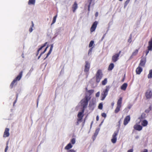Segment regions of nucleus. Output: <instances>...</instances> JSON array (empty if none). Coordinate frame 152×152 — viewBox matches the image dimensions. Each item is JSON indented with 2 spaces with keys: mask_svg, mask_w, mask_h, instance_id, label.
Instances as JSON below:
<instances>
[{
  "mask_svg": "<svg viewBox=\"0 0 152 152\" xmlns=\"http://www.w3.org/2000/svg\"><path fill=\"white\" fill-rule=\"evenodd\" d=\"M23 71H21L19 73V75L17 76L15 78L13 81L11 83V84L10 85V86H11L12 87H13L14 86H15L17 85V81L20 80L22 76L23 75Z\"/></svg>",
  "mask_w": 152,
  "mask_h": 152,
  "instance_id": "1",
  "label": "nucleus"
},
{
  "mask_svg": "<svg viewBox=\"0 0 152 152\" xmlns=\"http://www.w3.org/2000/svg\"><path fill=\"white\" fill-rule=\"evenodd\" d=\"M89 98L87 96H85L84 98L81 100L80 103L81 106L83 107L82 109H84L85 110V109L87 107L88 101L90 100Z\"/></svg>",
  "mask_w": 152,
  "mask_h": 152,
  "instance_id": "2",
  "label": "nucleus"
},
{
  "mask_svg": "<svg viewBox=\"0 0 152 152\" xmlns=\"http://www.w3.org/2000/svg\"><path fill=\"white\" fill-rule=\"evenodd\" d=\"M110 87L109 86H106V89L104 90L103 92L101 93V96L102 98L101 100L102 101L104 100L106 96L108 94V92L109 90Z\"/></svg>",
  "mask_w": 152,
  "mask_h": 152,
  "instance_id": "3",
  "label": "nucleus"
},
{
  "mask_svg": "<svg viewBox=\"0 0 152 152\" xmlns=\"http://www.w3.org/2000/svg\"><path fill=\"white\" fill-rule=\"evenodd\" d=\"M102 74L101 70H98L96 74V82L99 83L102 77Z\"/></svg>",
  "mask_w": 152,
  "mask_h": 152,
  "instance_id": "4",
  "label": "nucleus"
},
{
  "mask_svg": "<svg viewBox=\"0 0 152 152\" xmlns=\"http://www.w3.org/2000/svg\"><path fill=\"white\" fill-rule=\"evenodd\" d=\"M96 104L95 101L92 100L89 102L88 106L89 109L90 110L93 111L96 107Z\"/></svg>",
  "mask_w": 152,
  "mask_h": 152,
  "instance_id": "5",
  "label": "nucleus"
},
{
  "mask_svg": "<svg viewBox=\"0 0 152 152\" xmlns=\"http://www.w3.org/2000/svg\"><path fill=\"white\" fill-rule=\"evenodd\" d=\"M146 57H142L139 66H140L144 67L146 63Z\"/></svg>",
  "mask_w": 152,
  "mask_h": 152,
  "instance_id": "6",
  "label": "nucleus"
},
{
  "mask_svg": "<svg viewBox=\"0 0 152 152\" xmlns=\"http://www.w3.org/2000/svg\"><path fill=\"white\" fill-rule=\"evenodd\" d=\"M84 111L85 110L84 109H82L81 111L78 113L77 115L78 118L77 120L78 121H80L82 120L83 116V113H84Z\"/></svg>",
  "mask_w": 152,
  "mask_h": 152,
  "instance_id": "7",
  "label": "nucleus"
},
{
  "mask_svg": "<svg viewBox=\"0 0 152 152\" xmlns=\"http://www.w3.org/2000/svg\"><path fill=\"white\" fill-rule=\"evenodd\" d=\"M121 52V51H120L118 53H116L112 57V60L113 62H115L118 60V58Z\"/></svg>",
  "mask_w": 152,
  "mask_h": 152,
  "instance_id": "8",
  "label": "nucleus"
},
{
  "mask_svg": "<svg viewBox=\"0 0 152 152\" xmlns=\"http://www.w3.org/2000/svg\"><path fill=\"white\" fill-rule=\"evenodd\" d=\"M145 96L147 99H150L152 96V92L151 90H148L145 93Z\"/></svg>",
  "mask_w": 152,
  "mask_h": 152,
  "instance_id": "9",
  "label": "nucleus"
},
{
  "mask_svg": "<svg viewBox=\"0 0 152 152\" xmlns=\"http://www.w3.org/2000/svg\"><path fill=\"white\" fill-rule=\"evenodd\" d=\"M90 68V64L88 61H86V64L85 66V69L84 71L85 72H88Z\"/></svg>",
  "mask_w": 152,
  "mask_h": 152,
  "instance_id": "10",
  "label": "nucleus"
},
{
  "mask_svg": "<svg viewBox=\"0 0 152 152\" xmlns=\"http://www.w3.org/2000/svg\"><path fill=\"white\" fill-rule=\"evenodd\" d=\"M98 24V22L97 21H95L93 23L91 28V32H93L95 31L96 28Z\"/></svg>",
  "mask_w": 152,
  "mask_h": 152,
  "instance_id": "11",
  "label": "nucleus"
},
{
  "mask_svg": "<svg viewBox=\"0 0 152 152\" xmlns=\"http://www.w3.org/2000/svg\"><path fill=\"white\" fill-rule=\"evenodd\" d=\"M94 90L93 89L90 90L88 91V92L86 93V95L85 96H87L88 98H90L89 99H90L91 97V95L94 93Z\"/></svg>",
  "mask_w": 152,
  "mask_h": 152,
  "instance_id": "12",
  "label": "nucleus"
},
{
  "mask_svg": "<svg viewBox=\"0 0 152 152\" xmlns=\"http://www.w3.org/2000/svg\"><path fill=\"white\" fill-rule=\"evenodd\" d=\"M130 120V115H128L126 116L124 118V125H126Z\"/></svg>",
  "mask_w": 152,
  "mask_h": 152,
  "instance_id": "13",
  "label": "nucleus"
},
{
  "mask_svg": "<svg viewBox=\"0 0 152 152\" xmlns=\"http://www.w3.org/2000/svg\"><path fill=\"white\" fill-rule=\"evenodd\" d=\"M148 50H152V38L148 42V45L147 47Z\"/></svg>",
  "mask_w": 152,
  "mask_h": 152,
  "instance_id": "14",
  "label": "nucleus"
},
{
  "mask_svg": "<svg viewBox=\"0 0 152 152\" xmlns=\"http://www.w3.org/2000/svg\"><path fill=\"white\" fill-rule=\"evenodd\" d=\"M117 134H114L112 136V138L111 139V142L113 143H115L116 142L117 140L116 136Z\"/></svg>",
  "mask_w": 152,
  "mask_h": 152,
  "instance_id": "15",
  "label": "nucleus"
},
{
  "mask_svg": "<svg viewBox=\"0 0 152 152\" xmlns=\"http://www.w3.org/2000/svg\"><path fill=\"white\" fill-rule=\"evenodd\" d=\"M142 71V68L139 66L136 69V72L137 74L139 75Z\"/></svg>",
  "mask_w": 152,
  "mask_h": 152,
  "instance_id": "16",
  "label": "nucleus"
},
{
  "mask_svg": "<svg viewBox=\"0 0 152 152\" xmlns=\"http://www.w3.org/2000/svg\"><path fill=\"white\" fill-rule=\"evenodd\" d=\"M78 7L77 4L76 2H75L72 6V11L73 12H75Z\"/></svg>",
  "mask_w": 152,
  "mask_h": 152,
  "instance_id": "17",
  "label": "nucleus"
},
{
  "mask_svg": "<svg viewBox=\"0 0 152 152\" xmlns=\"http://www.w3.org/2000/svg\"><path fill=\"white\" fill-rule=\"evenodd\" d=\"M134 128L135 129L140 131L142 129V127L140 125H136L134 126Z\"/></svg>",
  "mask_w": 152,
  "mask_h": 152,
  "instance_id": "18",
  "label": "nucleus"
},
{
  "mask_svg": "<svg viewBox=\"0 0 152 152\" xmlns=\"http://www.w3.org/2000/svg\"><path fill=\"white\" fill-rule=\"evenodd\" d=\"M127 86V84L126 83H124L121 87V90L124 91H125Z\"/></svg>",
  "mask_w": 152,
  "mask_h": 152,
  "instance_id": "19",
  "label": "nucleus"
},
{
  "mask_svg": "<svg viewBox=\"0 0 152 152\" xmlns=\"http://www.w3.org/2000/svg\"><path fill=\"white\" fill-rule=\"evenodd\" d=\"M35 2L36 0H28V4L29 5H34Z\"/></svg>",
  "mask_w": 152,
  "mask_h": 152,
  "instance_id": "20",
  "label": "nucleus"
},
{
  "mask_svg": "<svg viewBox=\"0 0 152 152\" xmlns=\"http://www.w3.org/2000/svg\"><path fill=\"white\" fill-rule=\"evenodd\" d=\"M62 28L61 27H60L58 28H57L56 31V33L55 34L56 36H57L58 34H59V33H60L61 29H62Z\"/></svg>",
  "mask_w": 152,
  "mask_h": 152,
  "instance_id": "21",
  "label": "nucleus"
},
{
  "mask_svg": "<svg viewBox=\"0 0 152 152\" xmlns=\"http://www.w3.org/2000/svg\"><path fill=\"white\" fill-rule=\"evenodd\" d=\"M122 98L120 97L118 100L117 104V106H121V104L122 103Z\"/></svg>",
  "mask_w": 152,
  "mask_h": 152,
  "instance_id": "22",
  "label": "nucleus"
},
{
  "mask_svg": "<svg viewBox=\"0 0 152 152\" xmlns=\"http://www.w3.org/2000/svg\"><path fill=\"white\" fill-rule=\"evenodd\" d=\"M114 67V64L113 63H111L109 65L108 68V70H111Z\"/></svg>",
  "mask_w": 152,
  "mask_h": 152,
  "instance_id": "23",
  "label": "nucleus"
},
{
  "mask_svg": "<svg viewBox=\"0 0 152 152\" xmlns=\"http://www.w3.org/2000/svg\"><path fill=\"white\" fill-rule=\"evenodd\" d=\"M72 147V145L70 143H69L65 147V149L66 150H69Z\"/></svg>",
  "mask_w": 152,
  "mask_h": 152,
  "instance_id": "24",
  "label": "nucleus"
},
{
  "mask_svg": "<svg viewBox=\"0 0 152 152\" xmlns=\"http://www.w3.org/2000/svg\"><path fill=\"white\" fill-rule=\"evenodd\" d=\"M148 78L150 79L152 78V69L149 70V73L148 75Z\"/></svg>",
  "mask_w": 152,
  "mask_h": 152,
  "instance_id": "25",
  "label": "nucleus"
},
{
  "mask_svg": "<svg viewBox=\"0 0 152 152\" xmlns=\"http://www.w3.org/2000/svg\"><path fill=\"white\" fill-rule=\"evenodd\" d=\"M148 122L146 120H143L142 122V125L143 126H146L147 125Z\"/></svg>",
  "mask_w": 152,
  "mask_h": 152,
  "instance_id": "26",
  "label": "nucleus"
},
{
  "mask_svg": "<svg viewBox=\"0 0 152 152\" xmlns=\"http://www.w3.org/2000/svg\"><path fill=\"white\" fill-rule=\"evenodd\" d=\"M121 107L117 106L116 107L115 110V113H118L119 111L120 110V108Z\"/></svg>",
  "mask_w": 152,
  "mask_h": 152,
  "instance_id": "27",
  "label": "nucleus"
},
{
  "mask_svg": "<svg viewBox=\"0 0 152 152\" xmlns=\"http://www.w3.org/2000/svg\"><path fill=\"white\" fill-rule=\"evenodd\" d=\"M145 114L144 113H142L140 117L139 118V119L140 121L142 120V119H144L145 118Z\"/></svg>",
  "mask_w": 152,
  "mask_h": 152,
  "instance_id": "28",
  "label": "nucleus"
},
{
  "mask_svg": "<svg viewBox=\"0 0 152 152\" xmlns=\"http://www.w3.org/2000/svg\"><path fill=\"white\" fill-rule=\"evenodd\" d=\"M138 50H139V49H136L134 51V52H133L132 53V56H136L137 54L138 53Z\"/></svg>",
  "mask_w": 152,
  "mask_h": 152,
  "instance_id": "29",
  "label": "nucleus"
},
{
  "mask_svg": "<svg viewBox=\"0 0 152 152\" xmlns=\"http://www.w3.org/2000/svg\"><path fill=\"white\" fill-rule=\"evenodd\" d=\"M57 17V15H56L53 17V20L52 21V22L51 24V25H52V24H53L54 23H55V22L56 21Z\"/></svg>",
  "mask_w": 152,
  "mask_h": 152,
  "instance_id": "30",
  "label": "nucleus"
},
{
  "mask_svg": "<svg viewBox=\"0 0 152 152\" xmlns=\"http://www.w3.org/2000/svg\"><path fill=\"white\" fill-rule=\"evenodd\" d=\"M107 82V78H105L104 80H103L102 82V84L103 85H105Z\"/></svg>",
  "mask_w": 152,
  "mask_h": 152,
  "instance_id": "31",
  "label": "nucleus"
},
{
  "mask_svg": "<svg viewBox=\"0 0 152 152\" xmlns=\"http://www.w3.org/2000/svg\"><path fill=\"white\" fill-rule=\"evenodd\" d=\"M94 41H93V40L91 41H90V42L89 43V48L91 47L94 44Z\"/></svg>",
  "mask_w": 152,
  "mask_h": 152,
  "instance_id": "32",
  "label": "nucleus"
},
{
  "mask_svg": "<svg viewBox=\"0 0 152 152\" xmlns=\"http://www.w3.org/2000/svg\"><path fill=\"white\" fill-rule=\"evenodd\" d=\"M130 0H127L125 2L124 4V8H125L127 6L128 3H129Z\"/></svg>",
  "mask_w": 152,
  "mask_h": 152,
  "instance_id": "33",
  "label": "nucleus"
},
{
  "mask_svg": "<svg viewBox=\"0 0 152 152\" xmlns=\"http://www.w3.org/2000/svg\"><path fill=\"white\" fill-rule=\"evenodd\" d=\"M88 2H89V4L88 5V12H89V11H90V5H91V1H88Z\"/></svg>",
  "mask_w": 152,
  "mask_h": 152,
  "instance_id": "34",
  "label": "nucleus"
},
{
  "mask_svg": "<svg viewBox=\"0 0 152 152\" xmlns=\"http://www.w3.org/2000/svg\"><path fill=\"white\" fill-rule=\"evenodd\" d=\"M97 134H94V135L92 136V138L93 141L95 140L96 136H97Z\"/></svg>",
  "mask_w": 152,
  "mask_h": 152,
  "instance_id": "35",
  "label": "nucleus"
},
{
  "mask_svg": "<svg viewBox=\"0 0 152 152\" xmlns=\"http://www.w3.org/2000/svg\"><path fill=\"white\" fill-rule=\"evenodd\" d=\"M103 107V104L102 103H100L99 104V106H98V108L102 110V109Z\"/></svg>",
  "mask_w": 152,
  "mask_h": 152,
  "instance_id": "36",
  "label": "nucleus"
},
{
  "mask_svg": "<svg viewBox=\"0 0 152 152\" xmlns=\"http://www.w3.org/2000/svg\"><path fill=\"white\" fill-rule=\"evenodd\" d=\"M34 69L33 67H32L30 69V70L29 72L28 73V75H30L31 73V72L33 71V70Z\"/></svg>",
  "mask_w": 152,
  "mask_h": 152,
  "instance_id": "37",
  "label": "nucleus"
},
{
  "mask_svg": "<svg viewBox=\"0 0 152 152\" xmlns=\"http://www.w3.org/2000/svg\"><path fill=\"white\" fill-rule=\"evenodd\" d=\"M71 143L72 144H74L75 143V138L72 139L71 141Z\"/></svg>",
  "mask_w": 152,
  "mask_h": 152,
  "instance_id": "38",
  "label": "nucleus"
},
{
  "mask_svg": "<svg viewBox=\"0 0 152 152\" xmlns=\"http://www.w3.org/2000/svg\"><path fill=\"white\" fill-rule=\"evenodd\" d=\"M51 52H50V51H49L48 52V53L47 54V56L44 59V60H45L49 56Z\"/></svg>",
  "mask_w": 152,
  "mask_h": 152,
  "instance_id": "39",
  "label": "nucleus"
},
{
  "mask_svg": "<svg viewBox=\"0 0 152 152\" xmlns=\"http://www.w3.org/2000/svg\"><path fill=\"white\" fill-rule=\"evenodd\" d=\"M101 115L102 117H103L104 118H105L107 116L106 114L105 113H102Z\"/></svg>",
  "mask_w": 152,
  "mask_h": 152,
  "instance_id": "40",
  "label": "nucleus"
},
{
  "mask_svg": "<svg viewBox=\"0 0 152 152\" xmlns=\"http://www.w3.org/2000/svg\"><path fill=\"white\" fill-rule=\"evenodd\" d=\"M53 44H52L51 45L50 47V50H49V51H50L51 52H52V50H53Z\"/></svg>",
  "mask_w": 152,
  "mask_h": 152,
  "instance_id": "41",
  "label": "nucleus"
},
{
  "mask_svg": "<svg viewBox=\"0 0 152 152\" xmlns=\"http://www.w3.org/2000/svg\"><path fill=\"white\" fill-rule=\"evenodd\" d=\"M53 44H52L51 45L50 47V50H49V51H50L51 52H52V50H53Z\"/></svg>",
  "mask_w": 152,
  "mask_h": 152,
  "instance_id": "42",
  "label": "nucleus"
},
{
  "mask_svg": "<svg viewBox=\"0 0 152 152\" xmlns=\"http://www.w3.org/2000/svg\"><path fill=\"white\" fill-rule=\"evenodd\" d=\"M100 91H98L96 94V97H98L100 95Z\"/></svg>",
  "mask_w": 152,
  "mask_h": 152,
  "instance_id": "43",
  "label": "nucleus"
},
{
  "mask_svg": "<svg viewBox=\"0 0 152 152\" xmlns=\"http://www.w3.org/2000/svg\"><path fill=\"white\" fill-rule=\"evenodd\" d=\"M33 30V28H32V27H30L29 29V31L30 33Z\"/></svg>",
  "mask_w": 152,
  "mask_h": 152,
  "instance_id": "44",
  "label": "nucleus"
},
{
  "mask_svg": "<svg viewBox=\"0 0 152 152\" xmlns=\"http://www.w3.org/2000/svg\"><path fill=\"white\" fill-rule=\"evenodd\" d=\"M128 42L131 43V34L130 37L128 40Z\"/></svg>",
  "mask_w": 152,
  "mask_h": 152,
  "instance_id": "45",
  "label": "nucleus"
},
{
  "mask_svg": "<svg viewBox=\"0 0 152 152\" xmlns=\"http://www.w3.org/2000/svg\"><path fill=\"white\" fill-rule=\"evenodd\" d=\"M48 47H49L48 45V46L44 50V51L43 52H42V53H45V52L46 51L47 49L48 48Z\"/></svg>",
  "mask_w": 152,
  "mask_h": 152,
  "instance_id": "46",
  "label": "nucleus"
},
{
  "mask_svg": "<svg viewBox=\"0 0 152 152\" xmlns=\"http://www.w3.org/2000/svg\"><path fill=\"white\" fill-rule=\"evenodd\" d=\"M150 51V50H148V49L146 50V51H145L146 55H145V56L146 57V56L148 55V54L149 53V51Z\"/></svg>",
  "mask_w": 152,
  "mask_h": 152,
  "instance_id": "47",
  "label": "nucleus"
},
{
  "mask_svg": "<svg viewBox=\"0 0 152 152\" xmlns=\"http://www.w3.org/2000/svg\"><path fill=\"white\" fill-rule=\"evenodd\" d=\"M121 119H120L119 121H118V126L119 127L120 125V124H121Z\"/></svg>",
  "mask_w": 152,
  "mask_h": 152,
  "instance_id": "48",
  "label": "nucleus"
},
{
  "mask_svg": "<svg viewBox=\"0 0 152 152\" xmlns=\"http://www.w3.org/2000/svg\"><path fill=\"white\" fill-rule=\"evenodd\" d=\"M108 31V30L107 31L106 33L104 34L103 36L102 37V40L105 37V35H106V34L107 33V32Z\"/></svg>",
  "mask_w": 152,
  "mask_h": 152,
  "instance_id": "49",
  "label": "nucleus"
},
{
  "mask_svg": "<svg viewBox=\"0 0 152 152\" xmlns=\"http://www.w3.org/2000/svg\"><path fill=\"white\" fill-rule=\"evenodd\" d=\"M68 152H76V151L73 149H71L69 150Z\"/></svg>",
  "mask_w": 152,
  "mask_h": 152,
  "instance_id": "50",
  "label": "nucleus"
},
{
  "mask_svg": "<svg viewBox=\"0 0 152 152\" xmlns=\"http://www.w3.org/2000/svg\"><path fill=\"white\" fill-rule=\"evenodd\" d=\"M133 149H131L128 150L127 152H133Z\"/></svg>",
  "mask_w": 152,
  "mask_h": 152,
  "instance_id": "51",
  "label": "nucleus"
},
{
  "mask_svg": "<svg viewBox=\"0 0 152 152\" xmlns=\"http://www.w3.org/2000/svg\"><path fill=\"white\" fill-rule=\"evenodd\" d=\"M132 106V105L130 104L128 105V108L129 109H130Z\"/></svg>",
  "mask_w": 152,
  "mask_h": 152,
  "instance_id": "52",
  "label": "nucleus"
},
{
  "mask_svg": "<svg viewBox=\"0 0 152 152\" xmlns=\"http://www.w3.org/2000/svg\"><path fill=\"white\" fill-rule=\"evenodd\" d=\"M17 98H16V99L15 101L13 102V106H14L15 104L17 102Z\"/></svg>",
  "mask_w": 152,
  "mask_h": 152,
  "instance_id": "53",
  "label": "nucleus"
},
{
  "mask_svg": "<svg viewBox=\"0 0 152 152\" xmlns=\"http://www.w3.org/2000/svg\"><path fill=\"white\" fill-rule=\"evenodd\" d=\"M92 48H90L88 51V54H89L92 51Z\"/></svg>",
  "mask_w": 152,
  "mask_h": 152,
  "instance_id": "54",
  "label": "nucleus"
},
{
  "mask_svg": "<svg viewBox=\"0 0 152 152\" xmlns=\"http://www.w3.org/2000/svg\"><path fill=\"white\" fill-rule=\"evenodd\" d=\"M99 129H97L96 130L95 133H98L99 132Z\"/></svg>",
  "mask_w": 152,
  "mask_h": 152,
  "instance_id": "55",
  "label": "nucleus"
},
{
  "mask_svg": "<svg viewBox=\"0 0 152 152\" xmlns=\"http://www.w3.org/2000/svg\"><path fill=\"white\" fill-rule=\"evenodd\" d=\"M47 43V42H46L45 44H44V45L42 46L43 48L45 46Z\"/></svg>",
  "mask_w": 152,
  "mask_h": 152,
  "instance_id": "56",
  "label": "nucleus"
},
{
  "mask_svg": "<svg viewBox=\"0 0 152 152\" xmlns=\"http://www.w3.org/2000/svg\"><path fill=\"white\" fill-rule=\"evenodd\" d=\"M31 23L32 25L30 26V27H32V28H33L34 26V24L33 23V22L32 21H31Z\"/></svg>",
  "mask_w": 152,
  "mask_h": 152,
  "instance_id": "57",
  "label": "nucleus"
},
{
  "mask_svg": "<svg viewBox=\"0 0 152 152\" xmlns=\"http://www.w3.org/2000/svg\"><path fill=\"white\" fill-rule=\"evenodd\" d=\"M98 12H96V14H95V16L96 17H97L98 16Z\"/></svg>",
  "mask_w": 152,
  "mask_h": 152,
  "instance_id": "58",
  "label": "nucleus"
},
{
  "mask_svg": "<svg viewBox=\"0 0 152 152\" xmlns=\"http://www.w3.org/2000/svg\"><path fill=\"white\" fill-rule=\"evenodd\" d=\"M43 48V47L42 46H41L39 48L38 50L39 51L40 50H41Z\"/></svg>",
  "mask_w": 152,
  "mask_h": 152,
  "instance_id": "59",
  "label": "nucleus"
},
{
  "mask_svg": "<svg viewBox=\"0 0 152 152\" xmlns=\"http://www.w3.org/2000/svg\"><path fill=\"white\" fill-rule=\"evenodd\" d=\"M99 118L98 115L96 117V120L97 121H98L99 120Z\"/></svg>",
  "mask_w": 152,
  "mask_h": 152,
  "instance_id": "60",
  "label": "nucleus"
},
{
  "mask_svg": "<svg viewBox=\"0 0 152 152\" xmlns=\"http://www.w3.org/2000/svg\"><path fill=\"white\" fill-rule=\"evenodd\" d=\"M132 56H132H130V57L129 58V60L132 59L133 58V56Z\"/></svg>",
  "mask_w": 152,
  "mask_h": 152,
  "instance_id": "61",
  "label": "nucleus"
},
{
  "mask_svg": "<svg viewBox=\"0 0 152 152\" xmlns=\"http://www.w3.org/2000/svg\"><path fill=\"white\" fill-rule=\"evenodd\" d=\"M64 72V69H62L60 72V73H63Z\"/></svg>",
  "mask_w": 152,
  "mask_h": 152,
  "instance_id": "62",
  "label": "nucleus"
},
{
  "mask_svg": "<svg viewBox=\"0 0 152 152\" xmlns=\"http://www.w3.org/2000/svg\"><path fill=\"white\" fill-rule=\"evenodd\" d=\"M39 51L38 50H37V52L36 53V56H37L38 55L39 53Z\"/></svg>",
  "mask_w": 152,
  "mask_h": 152,
  "instance_id": "63",
  "label": "nucleus"
},
{
  "mask_svg": "<svg viewBox=\"0 0 152 152\" xmlns=\"http://www.w3.org/2000/svg\"><path fill=\"white\" fill-rule=\"evenodd\" d=\"M79 121H77L76 122V124L77 125L79 124Z\"/></svg>",
  "mask_w": 152,
  "mask_h": 152,
  "instance_id": "64",
  "label": "nucleus"
}]
</instances>
